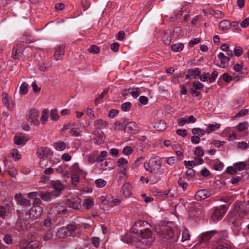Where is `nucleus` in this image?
I'll list each match as a JSON object with an SVG mask.
<instances>
[{
  "label": "nucleus",
  "mask_w": 249,
  "mask_h": 249,
  "mask_svg": "<svg viewBox=\"0 0 249 249\" xmlns=\"http://www.w3.org/2000/svg\"><path fill=\"white\" fill-rule=\"evenodd\" d=\"M155 230L162 238L169 239L174 235L172 228L165 222H160L155 225Z\"/></svg>",
  "instance_id": "4"
},
{
  "label": "nucleus",
  "mask_w": 249,
  "mask_h": 249,
  "mask_svg": "<svg viewBox=\"0 0 249 249\" xmlns=\"http://www.w3.org/2000/svg\"><path fill=\"white\" fill-rule=\"evenodd\" d=\"M194 153L196 156L199 157H202L204 155L202 148L199 146H197L196 148Z\"/></svg>",
  "instance_id": "63"
},
{
  "label": "nucleus",
  "mask_w": 249,
  "mask_h": 249,
  "mask_svg": "<svg viewBox=\"0 0 249 249\" xmlns=\"http://www.w3.org/2000/svg\"><path fill=\"white\" fill-rule=\"evenodd\" d=\"M246 164L244 162H239L234 164L235 169L236 171H241L244 169Z\"/></svg>",
  "instance_id": "57"
},
{
  "label": "nucleus",
  "mask_w": 249,
  "mask_h": 249,
  "mask_svg": "<svg viewBox=\"0 0 249 249\" xmlns=\"http://www.w3.org/2000/svg\"><path fill=\"white\" fill-rule=\"evenodd\" d=\"M211 195L210 192L205 189L198 191L195 194V197L196 200L201 201L208 197Z\"/></svg>",
  "instance_id": "17"
},
{
  "label": "nucleus",
  "mask_w": 249,
  "mask_h": 249,
  "mask_svg": "<svg viewBox=\"0 0 249 249\" xmlns=\"http://www.w3.org/2000/svg\"><path fill=\"white\" fill-rule=\"evenodd\" d=\"M102 205L104 206V209L108 210L113 207L112 203H111V200L106 199L105 202L103 203Z\"/></svg>",
  "instance_id": "61"
},
{
  "label": "nucleus",
  "mask_w": 249,
  "mask_h": 249,
  "mask_svg": "<svg viewBox=\"0 0 249 249\" xmlns=\"http://www.w3.org/2000/svg\"><path fill=\"white\" fill-rule=\"evenodd\" d=\"M154 127L158 131H162L166 129V124L164 121L159 120L155 123Z\"/></svg>",
  "instance_id": "25"
},
{
  "label": "nucleus",
  "mask_w": 249,
  "mask_h": 249,
  "mask_svg": "<svg viewBox=\"0 0 249 249\" xmlns=\"http://www.w3.org/2000/svg\"><path fill=\"white\" fill-rule=\"evenodd\" d=\"M131 186L128 183H124L122 187L121 193L125 197H128L130 196L131 192Z\"/></svg>",
  "instance_id": "20"
},
{
  "label": "nucleus",
  "mask_w": 249,
  "mask_h": 249,
  "mask_svg": "<svg viewBox=\"0 0 249 249\" xmlns=\"http://www.w3.org/2000/svg\"><path fill=\"white\" fill-rule=\"evenodd\" d=\"M64 47L63 46H59L56 47L54 53V59L55 60H59L62 59L64 55Z\"/></svg>",
  "instance_id": "18"
},
{
  "label": "nucleus",
  "mask_w": 249,
  "mask_h": 249,
  "mask_svg": "<svg viewBox=\"0 0 249 249\" xmlns=\"http://www.w3.org/2000/svg\"><path fill=\"white\" fill-rule=\"evenodd\" d=\"M196 119L193 115L186 116L183 118L178 119V123L179 126H183L186 124L194 123Z\"/></svg>",
  "instance_id": "14"
},
{
  "label": "nucleus",
  "mask_w": 249,
  "mask_h": 249,
  "mask_svg": "<svg viewBox=\"0 0 249 249\" xmlns=\"http://www.w3.org/2000/svg\"><path fill=\"white\" fill-rule=\"evenodd\" d=\"M21 50L18 46L15 47L12 51V57L14 59H17L18 58Z\"/></svg>",
  "instance_id": "49"
},
{
  "label": "nucleus",
  "mask_w": 249,
  "mask_h": 249,
  "mask_svg": "<svg viewBox=\"0 0 249 249\" xmlns=\"http://www.w3.org/2000/svg\"><path fill=\"white\" fill-rule=\"evenodd\" d=\"M122 152L125 155H129L132 153V148L130 146H125L123 149Z\"/></svg>",
  "instance_id": "64"
},
{
  "label": "nucleus",
  "mask_w": 249,
  "mask_h": 249,
  "mask_svg": "<svg viewBox=\"0 0 249 249\" xmlns=\"http://www.w3.org/2000/svg\"><path fill=\"white\" fill-rule=\"evenodd\" d=\"M99 47L95 45H91L88 49V51L94 54H97L100 52Z\"/></svg>",
  "instance_id": "51"
},
{
  "label": "nucleus",
  "mask_w": 249,
  "mask_h": 249,
  "mask_svg": "<svg viewBox=\"0 0 249 249\" xmlns=\"http://www.w3.org/2000/svg\"><path fill=\"white\" fill-rule=\"evenodd\" d=\"M178 182V185L182 188L183 191H186L187 190L188 184L182 179L179 178Z\"/></svg>",
  "instance_id": "59"
},
{
  "label": "nucleus",
  "mask_w": 249,
  "mask_h": 249,
  "mask_svg": "<svg viewBox=\"0 0 249 249\" xmlns=\"http://www.w3.org/2000/svg\"><path fill=\"white\" fill-rule=\"evenodd\" d=\"M107 152L106 151H102L99 155L97 157L96 160L98 162H101L104 160L107 156Z\"/></svg>",
  "instance_id": "55"
},
{
  "label": "nucleus",
  "mask_w": 249,
  "mask_h": 249,
  "mask_svg": "<svg viewBox=\"0 0 249 249\" xmlns=\"http://www.w3.org/2000/svg\"><path fill=\"white\" fill-rule=\"evenodd\" d=\"M28 84L26 83H23L20 87L19 93L20 94H26L28 92Z\"/></svg>",
  "instance_id": "52"
},
{
  "label": "nucleus",
  "mask_w": 249,
  "mask_h": 249,
  "mask_svg": "<svg viewBox=\"0 0 249 249\" xmlns=\"http://www.w3.org/2000/svg\"><path fill=\"white\" fill-rule=\"evenodd\" d=\"M51 185L53 189V194L55 196H58L65 188L64 185L59 180L51 181Z\"/></svg>",
  "instance_id": "11"
},
{
  "label": "nucleus",
  "mask_w": 249,
  "mask_h": 249,
  "mask_svg": "<svg viewBox=\"0 0 249 249\" xmlns=\"http://www.w3.org/2000/svg\"><path fill=\"white\" fill-rule=\"evenodd\" d=\"M231 23L226 20H222L219 23V28L222 30H226L230 28Z\"/></svg>",
  "instance_id": "30"
},
{
  "label": "nucleus",
  "mask_w": 249,
  "mask_h": 249,
  "mask_svg": "<svg viewBox=\"0 0 249 249\" xmlns=\"http://www.w3.org/2000/svg\"><path fill=\"white\" fill-rule=\"evenodd\" d=\"M66 208L63 205L58 204L53 205L49 211V215L53 216L54 218L59 217L67 213Z\"/></svg>",
  "instance_id": "6"
},
{
  "label": "nucleus",
  "mask_w": 249,
  "mask_h": 249,
  "mask_svg": "<svg viewBox=\"0 0 249 249\" xmlns=\"http://www.w3.org/2000/svg\"><path fill=\"white\" fill-rule=\"evenodd\" d=\"M18 203L25 207H28L30 206V202L29 200L24 197H23L21 199H20V201L18 202Z\"/></svg>",
  "instance_id": "60"
},
{
  "label": "nucleus",
  "mask_w": 249,
  "mask_h": 249,
  "mask_svg": "<svg viewBox=\"0 0 249 249\" xmlns=\"http://www.w3.org/2000/svg\"><path fill=\"white\" fill-rule=\"evenodd\" d=\"M116 164L118 171L122 175V177L127 178L126 169L128 167V160L124 158H120L117 160Z\"/></svg>",
  "instance_id": "7"
},
{
  "label": "nucleus",
  "mask_w": 249,
  "mask_h": 249,
  "mask_svg": "<svg viewBox=\"0 0 249 249\" xmlns=\"http://www.w3.org/2000/svg\"><path fill=\"white\" fill-rule=\"evenodd\" d=\"M219 127V125L216 123L214 124H210L205 129L206 133H210L215 130L218 129Z\"/></svg>",
  "instance_id": "33"
},
{
  "label": "nucleus",
  "mask_w": 249,
  "mask_h": 249,
  "mask_svg": "<svg viewBox=\"0 0 249 249\" xmlns=\"http://www.w3.org/2000/svg\"><path fill=\"white\" fill-rule=\"evenodd\" d=\"M101 240L98 237H94L91 238L92 244L95 248H98L100 246Z\"/></svg>",
  "instance_id": "62"
},
{
  "label": "nucleus",
  "mask_w": 249,
  "mask_h": 249,
  "mask_svg": "<svg viewBox=\"0 0 249 249\" xmlns=\"http://www.w3.org/2000/svg\"><path fill=\"white\" fill-rule=\"evenodd\" d=\"M42 213L43 208L42 207L40 206H34L31 207L29 213L27 211H22L20 213V217L21 218L24 216H25V217H23L24 220L25 218L28 219L29 217L34 219H36L40 217Z\"/></svg>",
  "instance_id": "5"
},
{
  "label": "nucleus",
  "mask_w": 249,
  "mask_h": 249,
  "mask_svg": "<svg viewBox=\"0 0 249 249\" xmlns=\"http://www.w3.org/2000/svg\"><path fill=\"white\" fill-rule=\"evenodd\" d=\"M39 116L38 112L35 109H31L29 112L28 117L29 122H32L34 125H38L40 124L39 121L38 119Z\"/></svg>",
  "instance_id": "13"
},
{
  "label": "nucleus",
  "mask_w": 249,
  "mask_h": 249,
  "mask_svg": "<svg viewBox=\"0 0 249 249\" xmlns=\"http://www.w3.org/2000/svg\"><path fill=\"white\" fill-rule=\"evenodd\" d=\"M50 118L52 120L57 121L59 118L57 110L55 108L52 109L50 111Z\"/></svg>",
  "instance_id": "42"
},
{
  "label": "nucleus",
  "mask_w": 249,
  "mask_h": 249,
  "mask_svg": "<svg viewBox=\"0 0 249 249\" xmlns=\"http://www.w3.org/2000/svg\"><path fill=\"white\" fill-rule=\"evenodd\" d=\"M147 224L143 221H137L122 240L127 244L133 243L140 247L150 245L154 240L151 231L147 228H141Z\"/></svg>",
  "instance_id": "1"
},
{
  "label": "nucleus",
  "mask_w": 249,
  "mask_h": 249,
  "mask_svg": "<svg viewBox=\"0 0 249 249\" xmlns=\"http://www.w3.org/2000/svg\"><path fill=\"white\" fill-rule=\"evenodd\" d=\"M65 165H61L58 166L55 169V171L58 174H62L64 175L67 174L68 173L65 170Z\"/></svg>",
  "instance_id": "54"
},
{
  "label": "nucleus",
  "mask_w": 249,
  "mask_h": 249,
  "mask_svg": "<svg viewBox=\"0 0 249 249\" xmlns=\"http://www.w3.org/2000/svg\"><path fill=\"white\" fill-rule=\"evenodd\" d=\"M2 102L3 105L6 107L8 110H12L13 106L10 105L8 98V94L6 92H3L2 94Z\"/></svg>",
  "instance_id": "23"
},
{
  "label": "nucleus",
  "mask_w": 249,
  "mask_h": 249,
  "mask_svg": "<svg viewBox=\"0 0 249 249\" xmlns=\"http://www.w3.org/2000/svg\"><path fill=\"white\" fill-rule=\"evenodd\" d=\"M56 236L60 238H66L69 236V231L65 227L61 228L57 231Z\"/></svg>",
  "instance_id": "24"
},
{
  "label": "nucleus",
  "mask_w": 249,
  "mask_h": 249,
  "mask_svg": "<svg viewBox=\"0 0 249 249\" xmlns=\"http://www.w3.org/2000/svg\"><path fill=\"white\" fill-rule=\"evenodd\" d=\"M112 127L115 131H121L124 128V125L120 121H116L112 125Z\"/></svg>",
  "instance_id": "46"
},
{
  "label": "nucleus",
  "mask_w": 249,
  "mask_h": 249,
  "mask_svg": "<svg viewBox=\"0 0 249 249\" xmlns=\"http://www.w3.org/2000/svg\"><path fill=\"white\" fill-rule=\"evenodd\" d=\"M249 127V124L247 122L240 123L237 126V129L239 131H243Z\"/></svg>",
  "instance_id": "47"
},
{
  "label": "nucleus",
  "mask_w": 249,
  "mask_h": 249,
  "mask_svg": "<svg viewBox=\"0 0 249 249\" xmlns=\"http://www.w3.org/2000/svg\"><path fill=\"white\" fill-rule=\"evenodd\" d=\"M80 175H81L79 174H71V182L74 185H76L77 183L78 182Z\"/></svg>",
  "instance_id": "53"
},
{
  "label": "nucleus",
  "mask_w": 249,
  "mask_h": 249,
  "mask_svg": "<svg viewBox=\"0 0 249 249\" xmlns=\"http://www.w3.org/2000/svg\"><path fill=\"white\" fill-rule=\"evenodd\" d=\"M53 236V230L50 229L43 236V239L44 241H47L52 239Z\"/></svg>",
  "instance_id": "41"
},
{
  "label": "nucleus",
  "mask_w": 249,
  "mask_h": 249,
  "mask_svg": "<svg viewBox=\"0 0 249 249\" xmlns=\"http://www.w3.org/2000/svg\"><path fill=\"white\" fill-rule=\"evenodd\" d=\"M213 169L217 171H221L223 168V164L218 160L213 161Z\"/></svg>",
  "instance_id": "44"
},
{
  "label": "nucleus",
  "mask_w": 249,
  "mask_h": 249,
  "mask_svg": "<svg viewBox=\"0 0 249 249\" xmlns=\"http://www.w3.org/2000/svg\"><path fill=\"white\" fill-rule=\"evenodd\" d=\"M53 146L56 150L63 151L66 149L67 144L66 143L62 141H59L58 142H55L53 144Z\"/></svg>",
  "instance_id": "27"
},
{
  "label": "nucleus",
  "mask_w": 249,
  "mask_h": 249,
  "mask_svg": "<svg viewBox=\"0 0 249 249\" xmlns=\"http://www.w3.org/2000/svg\"><path fill=\"white\" fill-rule=\"evenodd\" d=\"M94 184L97 188H102L105 186L107 181L102 178H99L95 180Z\"/></svg>",
  "instance_id": "40"
},
{
  "label": "nucleus",
  "mask_w": 249,
  "mask_h": 249,
  "mask_svg": "<svg viewBox=\"0 0 249 249\" xmlns=\"http://www.w3.org/2000/svg\"><path fill=\"white\" fill-rule=\"evenodd\" d=\"M69 132L70 135L74 137H79L82 135V132L79 128H71Z\"/></svg>",
  "instance_id": "35"
},
{
  "label": "nucleus",
  "mask_w": 249,
  "mask_h": 249,
  "mask_svg": "<svg viewBox=\"0 0 249 249\" xmlns=\"http://www.w3.org/2000/svg\"><path fill=\"white\" fill-rule=\"evenodd\" d=\"M48 113L49 110L47 109H44L42 111L40 118V121L42 124H44L47 122L49 117Z\"/></svg>",
  "instance_id": "37"
},
{
  "label": "nucleus",
  "mask_w": 249,
  "mask_h": 249,
  "mask_svg": "<svg viewBox=\"0 0 249 249\" xmlns=\"http://www.w3.org/2000/svg\"><path fill=\"white\" fill-rule=\"evenodd\" d=\"M131 103L127 102L122 104L121 108L124 111H128L131 107Z\"/></svg>",
  "instance_id": "56"
},
{
  "label": "nucleus",
  "mask_w": 249,
  "mask_h": 249,
  "mask_svg": "<svg viewBox=\"0 0 249 249\" xmlns=\"http://www.w3.org/2000/svg\"><path fill=\"white\" fill-rule=\"evenodd\" d=\"M53 194L51 192H45L42 193L40 197L43 200L45 201H49L51 200Z\"/></svg>",
  "instance_id": "36"
},
{
  "label": "nucleus",
  "mask_w": 249,
  "mask_h": 249,
  "mask_svg": "<svg viewBox=\"0 0 249 249\" xmlns=\"http://www.w3.org/2000/svg\"><path fill=\"white\" fill-rule=\"evenodd\" d=\"M81 199L77 196H68L66 203L69 207L78 210L81 207Z\"/></svg>",
  "instance_id": "8"
},
{
  "label": "nucleus",
  "mask_w": 249,
  "mask_h": 249,
  "mask_svg": "<svg viewBox=\"0 0 249 249\" xmlns=\"http://www.w3.org/2000/svg\"><path fill=\"white\" fill-rule=\"evenodd\" d=\"M189 73L191 75L193 76L194 78L196 79V76H199L201 72L198 68H195V69L189 70Z\"/></svg>",
  "instance_id": "43"
},
{
  "label": "nucleus",
  "mask_w": 249,
  "mask_h": 249,
  "mask_svg": "<svg viewBox=\"0 0 249 249\" xmlns=\"http://www.w3.org/2000/svg\"><path fill=\"white\" fill-rule=\"evenodd\" d=\"M214 231H209L202 233L200 236V242H205L210 240L213 235Z\"/></svg>",
  "instance_id": "22"
},
{
  "label": "nucleus",
  "mask_w": 249,
  "mask_h": 249,
  "mask_svg": "<svg viewBox=\"0 0 249 249\" xmlns=\"http://www.w3.org/2000/svg\"><path fill=\"white\" fill-rule=\"evenodd\" d=\"M227 212V206L225 205H222L219 208L214 209L211 219L213 221L218 220L222 218Z\"/></svg>",
  "instance_id": "9"
},
{
  "label": "nucleus",
  "mask_w": 249,
  "mask_h": 249,
  "mask_svg": "<svg viewBox=\"0 0 249 249\" xmlns=\"http://www.w3.org/2000/svg\"><path fill=\"white\" fill-rule=\"evenodd\" d=\"M70 172L71 174H79L82 176H86L87 172L82 169L80 168L78 163H73L70 168Z\"/></svg>",
  "instance_id": "19"
},
{
  "label": "nucleus",
  "mask_w": 249,
  "mask_h": 249,
  "mask_svg": "<svg viewBox=\"0 0 249 249\" xmlns=\"http://www.w3.org/2000/svg\"><path fill=\"white\" fill-rule=\"evenodd\" d=\"M217 57L220 60V64L219 66L221 68H225L226 65L230 61L229 58L225 56L223 53H219L217 55Z\"/></svg>",
  "instance_id": "21"
},
{
  "label": "nucleus",
  "mask_w": 249,
  "mask_h": 249,
  "mask_svg": "<svg viewBox=\"0 0 249 249\" xmlns=\"http://www.w3.org/2000/svg\"><path fill=\"white\" fill-rule=\"evenodd\" d=\"M192 133L194 135H198L199 136H203L206 133V130H204L200 128L196 127L194 128L192 130Z\"/></svg>",
  "instance_id": "38"
},
{
  "label": "nucleus",
  "mask_w": 249,
  "mask_h": 249,
  "mask_svg": "<svg viewBox=\"0 0 249 249\" xmlns=\"http://www.w3.org/2000/svg\"><path fill=\"white\" fill-rule=\"evenodd\" d=\"M164 161L168 164L172 165L178 161V158L175 157H165Z\"/></svg>",
  "instance_id": "45"
},
{
  "label": "nucleus",
  "mask_w": 249,
  "mask_h": 249,
  "mask_svg": "<svg viewBox=\"0 0 249 249\" xmlns=\"http://www.w3.org/2000/svg\"><path fill=\"white\" fill-rule=\"evenodd\" d=\"M51 65L49 63H42L39 66V69L43 72H45L49 70Z\"/></svg>",
  "instance_id": "50"
},
{
  "label": "nucleus",
  "mask_w": 249,
  "mask_h": 249,
  "mask_svg": "<svg viewBox=\"0 0 249 249\" xmlns=\"http://www.w3.org/2000/svg\"><path fill=\"white\" fill-rule=\"evenodd\" d=\"M66 229L69 231V235H70L72 232H73L77 228V226L75 224H71L70 225H68Z\"/></svg>",
  "instance_id": "58"
},
{
  "label": "nucleus",
  "mask_w": 249,
  "mask_h": 249,
  "mask_svg": "<svg viewBox=\"0 0 249 249\" xmlns=\"http://www.w3.org/2000/svg\"><path fill=\"white\" fill-rule=\"evenodd\" d=\"M53 152L47 147H41L36 151V156L39 159H46L52 156Z\"/></svg>",
  "instance_id": "10"
},
{
  "label": "nucleus",
  "mask_w": 249,
  "mask_h": 249,
  "mask_svg": "<svg viewBox=\"0 0 249 249\" xmlns=\"http://www.w3.org/2000/svg\"><path fill=\"white\" fill-rule=\"evenodd\" d=\"M143 166L147 172L154 175H159L160 174L162 162L159 156H155L151 157L148 161L145 162Z\"/></svg>",
  "instance_id": "3"
},
{
  "label": "nucleus",
  "mask_w": 249,
  "mask_h": 249,
  "mask_svg": "<svg viewBox=\"0 0 249 249\" xmlns=\"http://www.w3.org/2000/svg\"><path fill=\"white\" fill-rule=\"evenodd\" d=\"M14 142L16 145L23 146L28 141V139L23 134H16L14 137Z\"/></svg>",
  "instance_id": "16"
},
{
  "label": "nucleus",
  "mask_w": 249,
  "mask_h": 249,
  "mask_svg": "<svg viewBox=\"0 0 249 249\" xmlns=\"http://www.w3.org/2000/svg\"><path fill=\"white\" fill-rule=\"evenodd\" d=\"M55 218L53 216L49 215V213H48L47 217L44 221L43 225L45 227H49L52 225L53 222L55 221Z\"/></svg>",
  "instance_id": "31"
},
{
  "label": "nucleus",
  "mask_w": 249,
  "mask_h": 249,
  "mask_svg": "<svg viewBox=\"0 0 249 249\" xmlns=\"http://www.w3.org/2000/svg\"><path fill=\"white\" fill-rule=\"evenodd\" d=\"M83 206L87 209H90L94 205V200L92 198L89 197L85 198L83 203Z\"/></svg>",
  "instance_id": "26"
},
{
  "label": "nucleus",
  "mask_w": 249,
  "mask_h": 249,
  "mask_svg": "<svg viewBox=\"0 0 249 249\" xmlns=\"http://www.w3.org/2000/svg\"><path fill=\"white\" fill-rule=\"evenodd\" d=\"M11 155L12 158L14 160H18L21 158V156L20 154L19 153V152L18 149H13L11 150Z\"/></svg>",
  "instance_id": "39"
},
{
  "label": "nucleus",
  "mask_w": 249,
  "mask_h": 249,
  "mask_svg": "<svg viewBox=\"0 0 249 249\" xmlns=\"http://www.w3.org/2000/svg\"><path fill=\"white\" fill-rule=\"evenodd\" d=\"M184 48V45L181 43H176L172 45L171 50L175 53L181 52Z\"/></svg>",
  "instance_id": "29"
},
{
  "label": "nucleus",
  "mask_w": 249,
  "mask_h": 249,
  "mask_svg": "<svg viewBox=\"0 0 249 249\" xmlns=\"http://www.w3.org/2000/svg\"><path fill=\"white\" fill-rule=\"evenodd\" d=\"M220 49L226 52V54L230 56H233L232 50L230 49L229 46L227 44H223L220 46Z\"/></svg>",
  "instance_id": "32"
},
{
  "label": "nucleus",
  "mask_w": 249,
  "mask_h": 249,
  "mask_svg": "<svg viewBox=\"0 0 249 249\" xmlns=\"http://www.w3.org/2000/svg\"><path fill=\"white\" fill-rule=\"evenodd\" d=\"M248 213L249 208L247 206H241L239 202H236L228 217V222L232 228L239 231L241 229V220Z\"/></svg>",
  "instance_id": "2"
},
{
  "label": "nucleus",
  "mask_w": 249,
  "mask_h": 249,
  "mask_svg": "<svg viewBox=\"0 0 249 249\" xmlns=\"http://www.w3.org/2000/svg\"><path fill=\"white\" fill-rule=\"evenodd\" d=\"M137 124L135 123L131 122L127 123L124 127V130L127 132H131L133 130H136Z\"/></svg>",
  "instance_id": "34"
},
{
  "label": "nucleus",
  "mask_w": 249,
  "mask_h": 249,
  "mask_svg": "<svg viewBox=\"0 0 249 249\" xmlns=\"http://www.w3.org/2000/svg\"><path fill=\"white\" fill-rule=\"evenodd\" d=\"M190 239V234L188 230L185 229L182 232V238L181 241L184 242Z\"/></svg>",
  "instance_id": "48"
},
{
  "label": "nucleus",
  "mask_w": 249,
  "mask_h": 249,
  "mask_svg": "<svg viewBox=\"0 0 249 249\" xmlns=\"http://www.w3.org/2000/svg\"><path fill=\"white\" fill-rule=\"evenodd\" d=\"M23 217H25V216H24L21 218L20 214L17 223H16V229L19 231H24L28 228L27 225L29 224L28 219L25 218L24 220Z\"/></svg>",
  "instance_id": "12"
},
{
  "label": "nucleus",
  "mask_w": 249,
  "mask_h": 249,
  "mask_svg": "<svg viewBox=\"0 0 249 249\" xmlns=\"http://www.w3.org/2000/svg\"><path fill=\"white\" fill-rule=\"evenodd\" d=\"M94 124L96 128L102 129L107 125V123L103 119H98L94 121Z\"/></svg>",
  "instance_id": "28"
},
{
  "label": "nucleus",
  "mask_w": 249,
  "mask_h": 249,
  "mask_svg": "<svg viewBox=\"0 0 249 249\" xmlns=\"http://www.w3.org/2000/svg\"><path fill=\"white\" fill-rule=\"evenodd\" d=\"M39 243L37 241H32L30 242L26 241L20 244V249H36L39 246Z\"/></svg>",
  "instance_id": "15"
}]
</instances>
